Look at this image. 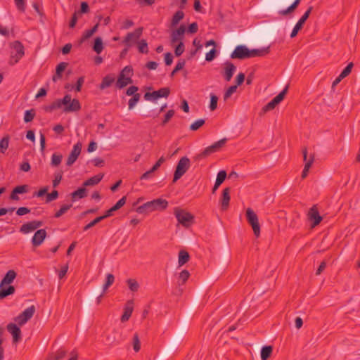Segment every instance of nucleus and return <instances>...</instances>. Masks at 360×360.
<instances>
[{
    "label": "nucleus",
    "instance_id": "obj_37",
    "mask_svg": "<svg viewBox=\"0 0 360 360\" xmlns=\"http://www.w3.org/2000/svg\"><path fill=\"white\" fill-rule=\"evenodd\" d=\"M300 1H301V0H295L294 2L289 7H288L285 10H283V11H280V13L281 15H286L292 13L297 8Z\"/></svg>",
    "mask_w": 360,
    "mask_h": 360
},
{
    "label": "nucleus",
    "instance_id": "obj_30",
    "mask_svg": "<svg viewBox=\"0 0 360 360\" xmlns=\"http://www.w3.org/2000/svg\"><path fill=\"white\" fill-rule=\"evenodd\" d=\"M250 58L264 56L269 53V46L259 49L250 50Z\"/></svg>",
    "mask_w": 360,
    "mask_h": 360
},
{
    "label": "nucleus",
    "instance_id": "obj_49",
    "mask_svg": "<svg viewBox=\"0 0 360 360\" xmlns=\"http://www.w3.org/2000/svg\"><path fill=\"white\" fill-rule=\"evenodd\" d=\"M185 64H186L185 60H184V59L179 60V62L177 63V64L176 65L174 69L171 72L170 77H173L174 76V75L176 74V72H177L178 71H179L184 68V67L185 66Z\"/></svg>",
    "mask_w": 360,
    "mask_h": 360
},
{
    "label": "nucleus",
    "instance_id": "obj_22",
    "mask_svg": "<svg viewBox=\"0 0 360 360\" xmlns=\"http://www.w3.org/2000/svg\"><path fill=\"white\" fill-rule=\"evenodd\" d=\"M134 309V302L132 300H129L126 303L124 308V313L121 316V321L122 322H126L127 321L129 318L131 317L132 312Z\"/></svg>",
    "mask_w": 360,
    "mask_h": 360
},
{
    "label": "nucleus",
    "instance_id": "obj_1",
    "mask_svg": "<svg viewBox=\"0 0 360 360\" xmlns=\"http://www.w3.org/2000/svg\"><path fill=\"white\" fill-rule=\"evenodd\" d=\"M64 105V112H77L81 109V104L78 99L74 98L70 94H66L62 99H57L51 103L49 105L45 106L46 112H52L56 109L60 108Z\"/></svg>",
    "mask_w": 360,
    "mask_h": 360
},
{
    "label": "nucleus",
    "instance_id": "obj_11",
    "mask_svg": "<svg viewBox=\"0 0 360 360\" xmlns=\"http://www.w3.org/2000/svg\"><path fill=\"white\" fill-rule=\"evenodd\" d=\"M313 9L312 6H309L308 9L305 11L304 15L301 17V18L298 20V22L295 25L291 34L290 37L293 38L297 36L298 32L302 30L304 24L305 23L306 20L309 17V15Z\"/></svg>",
    "mask_w": 360,
    "mask_h": 360
},
{
    "label": "nucleus",
    "instance_id": "obj_39",
    "mask_svg": "<svg viewBox=\"0 0 360 360\" xmlns=\"http://www.w3.org/2000/svg\"><path fill=\"white\" fill-rule=\"evenodd\" d=\"M132 346L135 352H139L141 349V341L138 333H134L132 338Z\"/></svg>",
    "mask_w": 360,
    "mask_h": 360
},
{
    "label": "nucleus",
    "instance_id": "obj_52",
    "mask_svg": "<svg viewBox=\"0 0 360 360\" xmlns=\"http://www.w3.org/2000/svg\"><path fill=\"white\" fill-rule=\"evenodd\" d=\"M353 66V63H349L340 74V77L344 79L345 77H347L351 73Z\"/></svg>",
    "mask_w": 360,
    "mask_h": 360
},
{
    "label": "nucleus",
    "instance_id": "obj_60",
    "mask_svg": "<svg viewBox=\"0 0 360 360\" xmlns=\"http://www.w3.org/2000/svg\"><path fill=\"white\" fill-rule=\"evenodd\" d=\"M14 189L18 194L27 193L29 191V186L27 184L18 186Z\"/></svg>",
    "mask_w": 360,
    "mask_h": 360
},
{
    "label": "nucleus",
    "instance_id": "obj_43",
    "mask_svg": "<svg viewBox=\"0 0 360 360\" xmlns=\"http://www.w3.org/2000/svg\"><path fill=\"white\" fill-rule=\"evenodd\" d=\"M35 115H36V112H35L34 109L26 110L25 112V115H24L25 122L27 123V122H32L33 120L34 117H35Z\"/></svg>",
    "mask_w": 360,
    "mask_h": 360
},
{
    "label": "nucleus",
    "instance_id": "obj_50",
    "mask_svg": "<svg viewBox=\"0 0 360 360\" xmlns=\"http://www.w3.org/2000/svg\"><path fill=\"white\" fill-rule=\"evenodd\" d=\"M288 90V85H287L274 98L276 102L279 104L285 98Z\"/></svg>",
    "mask_w": 360,
    "mask_h": 360
},
{
    "label": "nucleus",
    "instance_id": "obj_42",
    "mask_svg": "<svg viewBox=\"0 0 360 360\" xmlns=\"http://www.w3.org/2000/svg\"><path fill=\"white\" fill-rule=\"evenodd\" d=\"M62 159H63V155L61 154H59V153H53L51 156V165L53 167H57L58 166L61 161H62Z\"/></svg>",
    "mask_w": 360,
    "mask_h": 360
},
{
    "label": "nucleus",
    "instance_id": "obj_28",
    "mask_svg": "<svg viewBox=\"0 0 360 360\" xmlns=\"http://www.w3.org/2000/svg\"><path fill=\"white\" fill-rule=\"evenodd\" d=\"M226 172L225 170H221L219 172L217 176L215 184L212 188V193H214L220 185L224 181L226 178Z\"/></svg>",
    "mask_w": 360,
    "mask_h": 360
},
{
    "label": "nucleus",
    "instance_id": "obj_48",
    "mask_svg": "<svg viewBox=\"0 0 360 360\" xmlns=\"http://www.w3.org/2000/svg\"><path fill=\"white\" fill-rule=\"evenodd\" d=\"M205 123V120L204 119H199L195 121L193 124L190 125V130L191 131H197Z\"/></svg>",
    "mask_w": 360,
    "mask_h": 360
},
{
    "label": "nucleus",
    "instance_id": "obj_20",
    "mask_svg": "<svg viewBox=\"0 0 360 360\" xmlns=\"http://www.w3.org/2000/svg\"><path fill=\"white\" fill-rule=\"evenodd\" d=\"M127 201V197L123 196L121 199H120L115 205H114L111 208L105 211V214L103 215L105 219L111 217L113 214V212L120 209L124 205Z\"/></svg>",
    "mask_w": 360,
    "mask_h": 360
},
{
    "label": "nucleus",
    "instance_id": "obj_54",
    "mask_svg": "<svg viewBox=\"0 0 360 360\" xmlns=\"http://www.w3.org/2000/svg\"><path fill=\"white\" fill-rule=\"evenodd\" d=\"M9 138L8 136L4 137L0 141V151L4 153V151L8 148Z\"/></svg>",
    "mask_w": 360,
    "mask_h": 360
},
{
    "label": "nucleus",
    "instance_id": "obj_34",
    "mask_svg": "<svg viewBox=\"0 0 360 360\" xmlns=\"http://www.w3.org/2000/svg\"><path fill=\"white\" fill-rule=\"evenodd\" d=\"M190 255L186 250H180L179 252L178 263L179 266H183L189 261Z\"/></svg>",
    "mask_w": 360,
    "mask_h": 360
},
{
    "label": "nucleus",
    "instance_id": "obj_63",
    "mask_svg": "<svg viewBox=\"0 0 360 360\" xmlns=\"http://www.w3.org/2000/svg\"><path fill=\"white\" fill-rule=\"evenodd\" d=\"M217 56V50L213 48L206 53L205 60L208 62L212 61Z\"/></svg>",
    "mask_w": 360,
    "mask_h": 360
},
{
    "label": "nucleus",
    "instance_id": "obj_17",
    "mask_svg": "<svg viewBox=\"0 0 360 360\" xmlns=\"http://www.w3.org/2000/svg\"><path fill=\"white\" fill-rule=\"evenodd\" d=\"M186 31V27L184 25H180V27L176 29V30H174L171 34V43L172 44L178 42V41H182V39L184 38V34Z\"/></svg>",
    "mask_w": 360,
    "mask_h": 360
},
{
    "label": "nucleus",
    "instance_id": "obj_14",
    "mask_svg": "<svg viewBox=\"0 0 360 360\" xmlns=\"http://www.w3.org/2000/svg\"><path fill=\"white\" fill-rule=\"evenodd\" d=\"M82 147V145L80 142H77L76 144L74 145L73 148L71 153H70L66 162V165L68 166H71L77 160V159L81 153Z\"/></svg>",
    "mask_w": 360,
    "mask_h": 360
},
{
    "label": "nucleus",
    "instance_id": "obj_44",
    "mask_svg": "<svg viewBox=\"0 0 360 360\" xmlns=\"http://www.w3.org/2000/svg\"><path fill=\"white\" fill-rule=\"evenodd\" d=\"M115 276L112 274H108L106 276L105 283L103 285V291H106V290L114 283Z\"/></svg>",
    "mask_w": 360,
    "mask_h": 360
},
{
    "label": "nucleus",
    "instance_id": "obj_5",
    "mask_svg": "<svg viewBox=\"0 0 360 360\" xmlns=\"http://www.w3.org/2000/svg\"><path fill=\"white\" fill-rule=\"evenodd\" d=\"M246 219L248 223L252 227L255 236L257 238L260 235V224L257 214L251 209L246 210Z\"/></svg>",
    "mask_w": 360,
    "mask_h": 360
},
{
    "label": "nucleus",
    "instance_id": "obj_62",
    "mask_svg": "<svg viewBox=\"0 0 360 360\" xmlns=\"http://www.w3.org/2000/svg\"><path fill=\"white\" fill-rule=\"evenodd\" d=\"M185 50L184 44L182 41H180L179 44L175 47L174 53L176 56H180Z\"/></svg>",
    "mask_w": 360,
    "mask_h": 360
},
{
    "label": "nucleus",
    "instance_id": "obj_3",
    "mask_svg": "<svg viewBox=\"0 0 360 360\" xmlns=\"http://www.w3.org/2000/svg\"><path fill=\"white\" fill-rule=\"evenodd\" d=\"M11 47L15 51L11 52L9 64L13 65L17 63L25 55V48L20 41H15L11 44Z\"/></svg>",
    "mask_w": 360,
    "mask_h": 360
},
{
    "label": "nucleus",
    "instance_id": "obj_53",
    "mask_svg": "<svg viewBox=\"0 0 360 360\" xmlns=\"http://www.w3.org/2000/svg\"><path fill=\"white\" fill-rule=\"evenodd\" d=\"M63 178V172L59 171L58 172H56L54 174V179L53 180V187L56 188L58 186V184L60 183Z\"/></svg>",
    "mask_w": 360,
    "mask_h": 360
},
{
    "label": "nucleus",
    "instance_id": "obj_2",
    "mask_svg": "<svg viewBox=\"0 0 360 360\" xmlns=\"http://www.w3.org/2000/svg\"><path fill=\"white\" fill-rule=\"evenodd\" d=\"M167 206L168 202L166 200L157 198L139 206L136 211L139 214L148 213L155 210H164Z\"/></svg>",
    "mask_w": 360,
    "mask_h": 360
},
{
    "label": "nucleus",
    "instance_id": "obj_55",
    "mask_svg": "<svg viewBox=\"0 0 360 360\" xmlns=\"http://www.w3.org/2000/svg\"><path fill=\"white\" fill-rule=\"evenodd\" d=\"M93 34H94V33L90 30H85L83 32L82 36L81 37L80 39L79 40V45H81L82 44H83L86 39L90 38Z\"/></svg>",
    "mask_w": 360,
    "mask_h": 360
},
{
    "label": "nucleus",
    "instance_id": "obj_24",
    "mask_svg": "<svg viewBox=\"0 0 360 360\" xmlns=\"http://www.w3.org/2000/svg\"><path fill=\"white\" fill-rule=\"evenodd\" d=\"M224 68V79L229 82L233 77L234 72L236 70V67L230 61H226Z\"/></svg>",
    "mask_w": 360,
    "mask_h": 360
},
{
    "label": "nucleus",
    "instance_id": "obj_26",
    "mask_svg": "<svg viewBox=\"0 0 360 360\" xmlns=\"http://www.w3.org/2000/svg\"><path fill=\"white\" fill-rule=\"evenodd\" d=\"M15 291V287L11 285H3L0 284V299L3 300L6 297L14 294Z\"/></svg>",
    "mask_w": 360,
    "mask_h": 360
},
{
    "label": "nucleus",
    "instance_id": "obj_29",
    "mask_svg": "<svg viewBox=\"0 0 360 360\" xmlns=\"http://www.w3.org/2000/svg\"><path fill=\"white\" fill-rule=\"evenodd\" d=\"M103 176V174H98L88 179L83 183V186H91L98 184L102 180Z\"/></svg>",
    "mask_w": 360,
    "mask_h": 360
},
{
    "label": "nucleus",
    "instance_id": "obj_4",
    "mask_svg": "<svg viewBox=\"0 0 360 360\" xmlns=\"http://www.w3.org/2000/svg\"><path fill=\"white\" fill-rule=\"evenodd\" d=\"M174 214L178 222L184 227L188 228L193 223V215L184 210L175 208Z\"/></svg>",
    "mask_w": 360,
    "mask_h": 360
},
{
    "label": "nucleus",
    "instance_id": "obj_58",
    "mask_svg": "<svg viewBox=\"0 0 360 360\" xmlns=\"http://www.w3.org/2000/svg\"><path fill=\"white\" fill-rule=\"evenodd\" d=\"M58 197V192L56 190H53L51 193H47L46 202H50L56 200Z\"/></svg>",
    "mask_w": 360,
    "mask_h": 360
},
{
    "label": "nucleus",
    "instance_id": "obj_12",
    "mask_svg": "<svg viewBox=\"0 0 360 360\" xmlns=\"http://www.w3.org/2000/svg\"><path fill=\"white\" fill-rule=\"evenodd\" d=\"M308 219L311 221V227L314 228L319 225L322 221L323 218L320 215L316 205H313L307 213Z\"/></svg>",
    "mask_w": 360,
    "mask_h": 360
},
{
    "label": "nucleus",
    "instance_id": "obj_59",
    "mask_svg": "<svg viewBox=\"0 0 360 360\" xmlns=\"http://www.w3.org/2000/svg\"><path fill=\"white\" fill-rule=\"evenodd\" d=\"M105 291L102 290L100 292V289L98 288H96L93 292L94 296H97L96 297V304L98 305L101 302V298L104 295Z\"/></svg>",
    "mask_w": 360,
    "mask_h": 360
},
{
    "label": "nucleus",
    "instance_id": "obj_46",
    "mask_svg": "<svg viewBox=\"0 0 360 360\" xmlns=\"http://www.w3.org/2000/svg\"><path fill=\"white\" fill-rule=\"evenodd\" d=\"M138 49L140 53H148V43L146 40L141 39L138 43Z\"/></svg>",
    "mask_w": 360,
    "mask_h": 360
},
{
    "label": "nucleus",
    "instance_id": "obj_33",
    "mask_svg": "<svg viewBox=\"0 0 360 360\" xmlns=\"http://www.w3.org/2000/svg\"><path fill=\"white\" fill-rule=\"evenodd\" d=\"M103 43L101 37H97L94 39V44L92 46L93 50L98 54L101 53L103 50Z\"/></svg>",
    "mask_w": 360,
    "mask_h": 360
},
{
    "label": "nucleus",
    "instance_id": "obj_15",
    "mask_svg": "<svg viewBox=\"0 0 360 360\" xmlns=\"http://www.w3.org/2000/svg\"><path fill=\"white\" fill-rule=\"evenodd\" d=\"M8 331L13 336V343H17L21 340V330L16 324L10 323L7 325Z\"/></svg>",
    "mask_w": 360,
    "mask_h": 360
},
{
    "label": "nucleus",
    "instance_id": "obj_25",
    "mask_svg": "<svg viewBox=\"0 0 360 360\" xmlns=\"http://www.w3.org/2000/svg\"><path fill=\"white\" fill-rule=\"evenodd\" d=\"M131 76H125L123 75H119L118 79L116 82V87L121 89L125 87L129 84H131L133 80L131 78Z\"/></svg>",
    "mask_w": 360,
    "mask_h": 360
},
{
    "label": "nucleus",
    "instance_id": "obj_40",
    "mask_svg": "<svg viewBox=\"0 0 360 360\" xmlns=\"http://www.w3.org/2000/svg\"><path fill=\"white\" fill-rule=\"evenodd\" d=\"M141 98V94L139 93H136V95L132 96V97L129 100L128 102V108L129 110H132L134 106L139 101Z\"/></svg>",
    "mask_w": 360,
    "mask_h": 360
},
{
    "label": "nucleus",
    "instance_id": "obj_9",
    "mask_svg": "<svg viewBox=\"0 0 360 360\" xmlns=\"http://www.w3.org/2000/svg\"><path fill=\"white\" fill-rule=\"evenodd\" d=\"M35 312V307L34 305L25 309L21 314H20L15 319V321L20 326L24 325L28 320H30Z\"/></svg>",
    "mask_w": 360,
    "mask_h": 360
},
{
    "label": "nucleus",
    "instance_id": "obj_21",
    "mask_svg": "<svg viewBox=\"0 0 360 360\" xmlns=\"http://www.w3.org/2000/svg\"><path fill=\"white\" fill-rule=\"evenodd\" d=\"M302 153H303L304 161H305V165H304V167L303 171L302 172V178L304 179V178L307 177V176L308 174L309 169L311 167V165L313 164V162H314V155H311L310 157L309 160H307V149L306 148L302 150Z\"/></svg>",
    "mask_w": 360,
    "mask_h": 360
},
{
    "label": "nucleus",
    "instance_id": "obj_16",
    "mask_svg": "<svg viewBox=\"0 0 360 360\" xmlns=\"http://www.w3.org/2000/svg\"><path fill=\"white\" fill-rule=\"evenodd\" d=\"M143 32V27H138L134 32H129L124 39V44L129 46L131 41H136L140 38Z\"/></svg>",
    "mask_w": 360,
    "mask_h": 360
},
{
    "label": "nucleus",
    "instance_id": "obj_8",
    "mask_svg": "<svg viewBox=\"0 0 360 360\" xmlns=\"http://www.w3.org/2000/svg\"><path fill=\"white\" fill-rule=\"evenodd\" d=\"M169 94L170 89L169 87H163L160 88L158 91L146 92L143 97L146 101H155L160 98H167Z\"/></svg>",
    "mask_w": 360,
    "mask_h": 360
},
{
    "label": "nucleus",
    "instance_id": "obj_57",
    "mask_svg": "<svg viewBox=\"0 0 360 360\" xmlns=\"http://www.w3.org/2000/svg\"><path fill=\"white\" fill-rule=\"evenodd\" d=\"M89 11V7L86 1H82L80 5L79 11H75L78 15H82L83 13H87Z\"/></svg>",
    "mask_w": 360,
    "mask_h": 360
},
{
    "label": "nucleus",
    "instance_id": "obj_38",
    "mask_svg": "<svg viewBox=\"0 0 360 360\" xmlns=\"http://www.w3.org/2000/svg\"><path fill=\"white\" fill-rule=\"evenodd\" d=\"M72 204L63 205L54 214L55 218H60L62 215L65 214L71 207Z\"/></svg>",
    "mask_w": 360,
    "mask_h": 360
},
{
    "label": "nucleus",
    "instance_id": "obj_45",
    "mask_svg": "<svg viewBox=\"0 0 360 360\" xmlns=\"http://www.w3.org/2000/svg\"><path fill=\"white\" fill-rule=\"evenodd\" d=\"M127 283L129 288L130 289L131 291H132V292L138 291V290L139 288V284L136 280L132 279V278H129V279H127Z\"/></svg>",
    "mask_w": 360,
    "mask_h": 360
},
{
    "label": "nucleus",
    "instance_id": "obj_6",
    "mask_svg": "<svg viewBox=\"0 0 360 360\" xmlns=\"http://www.w3.org/2000/svg\"><path fill=\"white\" fill-rule=\"evenodd\" d=\"M190 167V160L187 157H183L181 158L176 167L174 174V178H173V183L176 182L177 180H179L189 169Z\"/></svg>",
    "mask_w": 360,
    "mask_h": 360
},
{
    "label": "nucleus",
    "instance_id": "obj_13",
    "mask_svg": "<svg viewBox=\"0 0 360 360\" xmlns=\"http://www.w3.org/2000/svg\"><path fill=\"white\" fill-rule=\"evenodd\" d=\"M41 221L33 220L23 224L20 228V232L24 234L29 233L42 226Z\"/></svg>",
    "mask_w": 360,
    "mask_h": 360
},
{
    "label": "nucleus",
    "instance_id": "obj_36",
    "mask_svg": "<svg viewBox=\"0 0 360 360\" xmlns=\"http://www.w3.org/2000/svg\"><path fill=\"white\" fill-rule=\"evenodd\" d=\"M184 18V13L182 11H176L172 18V21H171V25L172 27H174L176 26L180 20H181L183 18Z\"/></svg>",
    "mask_w": 360,
    "mask_h": 360
},
{
    "label": "nucleus",
    "instance_id": "obj_27",
    "mask_svg": "<svg viewBox=\"0 0 360 360\" xmlns=\"http://www.w3.org/2000/svg\"><path fill=\"white\" fill-rule=\"evenodd\" d=\"M17 274L14 270H9L7 271L3 279L1 280L0 284L1 286L11 285L14 279L16 278Z\"/></svg>",
    "mask_w": 360,
    "mask_h": 360
},
{
    "label": "nucleus",
    "instance_id": "obj_10",
    "mask_svg": "<svg viewBox=\"0 0 360 360\" xmlns=\"http://www.w3.org/2000/svg\"><path fill=\"white\" fill-rule=\"evenodd\" d=\"M233 59H245L250 58L249 49L245 45L237 46L231 54Z\"/></svg>",
    "mask_w": 360,
    "mask_h": 360
},
{
    "label": "nucleus",
    "instance_id": "obj_47",
    "mask_svg": "<svg viewBox=\"0 0 360 360\" xmlns=\"http://www.w3.org/2000/svg\"><path fill=\"white\" fill-rule=\"evenodd\" d=\"M277 105L278 104L273 98L270 102H269L262 108V111L263 113H266V112L274 110Z\"/></svg>",
    "mask_w": 360,
    "mask_h": 360
},
{
    "label": "nucleus",
    "instance_id": "obj_19",
    "mask_svg": "<svg viewBox=\"0 0 360 360\" xmlns=\"http://www.w3.org/2000/svg\"><path fill=\"white\" fill-rule=\"evenodd\" d=\"M46 234L47 233H46V231L45 229L37 230L34 233V234L32 238V243L33 246H34V247L39 246L43 243L44 239L46 238Z\"/></svg>",
    "mask_w": 360,
    "mask_h": 360
},
{
    "label": "nucleus",
    "instance_id": "obj_41",
    "mask_svg": "<svg viewBox=\"0 0 360 360\" xmlns=\"http://www.w3.org/2000/svg\"><path fill=\"white\" fill-rule=\"evenodd\" d=\"M103 219H105V218L103 217V215L96 217L94 220H92L91 222H89L88 224H86L85 226H84L83 231H86L89 230V229L92 228L93 226H94L95 225H96L98 223L101 222Z\"/></svg>",
    "mask_w": 360,
    "mask_h": 360
},
{
    "label": "nucleus",
    "instance_id": "obj_64",
    "mask_svg": "<svg viewBox=\"0 0 360 360\" xmlns=\"http://www.w3.org/2000/svg\"><path fill=\"white\" fill-rule=\"evenodd\" d=\"M67 354V351L64 349H59L55 354V359L56 360H61L65 358V356Z\"/></svg>",
    "mask_w": 360,
    "mask_h": 360
},
{
    "label": "nucleus",
    "instance_id": "obj_56",
    "mask_svg": "<svg viewBox=\"0 0 360 360\" xmlns=\"http://www.w3.org/2000/svg\"><path fill=\"white\" fill-rule=\"evenodd\" d=\"M237 86H231L228 88V89L226 91V92L224 94V100L226 101L228 100L231 96L236 91Z\"/></svg>",
    "mask_w": 360,
    "mask_h": 360
},
{
    "label": "nucleus",
    "instance_id": "obj_32",
    "mask_svg": "<svg viewBox=\"0 0 360 360\" xmlns=\"http://www.w3.org/2000/svg\"><path fill=\"white\" fill-rule=\"evenodd\" d=\"M115 82V77L110 75H108L104 77L102 79L101 83L100 84L99 88L101 89H104L110 86Z\"/></svg>",
    "mask_w": 360,
    "mask_h": 360
},
{
    "label": "nucleus",
    "instance_id": "obj_18",
    "mask_svg": "<svg viewBox=\"0 0 360 360\" xmlns=\"http://www.w3.org/2000/svg\"><path fill=\"white\" fill-rule=\"evenodd\" d=\"M181 333H179L174 337L171 343L163 351L162 356H167L176 349V346L181 338Z\"/></svg>",
    "mask_w": 360,
    "mask_h": 360
},
{
    "label": "nucleus",
    "instance_id": "obj_23",
    "mask_svg": "<svg viewBox=\"0 0 360 360\" xmlns=\"http://www.w3.org/2000/svg\"><path fill=\"white\" fill-rule=\"evenodd\" d=\"M230 188L227 187L222 191L221 198L220 200L222 210H226L229 206L230 197Z\"/></svg>",
    "mask_w": 360,
    "mask_h": 360
},
{
    "label": "nucleus",
    "instance_id": "obj_7",
    "mask_svg": "<svg viewBox=\"0 0 360 360\" xmlns=\"http://www.w3.org/2000/svg\"><path fill=\"white\" fill-rule=\"evenodd\" d=\"M226 139H222L212 145L205 148L202 152L195 156L196 160H200L202 158H205L211 154L216 153L219 150V149L224 146L226 142Z\"/></svg>",
    "mask_w": 360,
    "mask_h": 360
},
{
    "label": "nucleus",
    "instance_id": "obj_51",
    "mask_svg": "<svg viewBox=\"0 0 360 360\" xmlns=\"http://www.w3.org/2000/svg\"><path fill=\"white\" fill-rule=\"evenodd\" d=\"M217 102H218V97L214 94H210V109L211 111H214L217 108Z\"/></svg>",
    "mask_w": 360,
    "mask_h": 360
},
{
    "label": "nucleus",
    "instance_id": "obj_61",
    "mask_svg": "<svg viewBox=\"0 0 360 360\" xmlns=\"http://www.w3.org/2000/svg\"><path fill=\"white\" fill-rule=\"evenodd\" d=\"M174 110H168L165 115V117L161 123V125L165 126L170 120V119L174 116Z\"/></svg>",
    "mask_w": 360,
    "mask_h": 360
},
{
    "label": "nucleus",
    "instance_id": "obj_31",
    "mask_svg": "<svg viewBox=\"0 0 360 360\" xmlns=\"http://www.w3.org/2000/svg\"><path fill=\"white\" fill-rule=\"evenodd\" d=\"M86 196V189L84 187L79 188L71 193L72 200L75 201L77 199L84 198Z\"/></svg>",
    "mask_w": 360,
    "mask_h": 360
},
{
    "label": "nucleus",
    "instance_id": "obj_35",
    "mask_svg": "<svg viewBox=\"0 0 360 360\" xmlns=\"http://www.w3.org/2000/svg\"><path fill=\"white\" fill-rule=\"evenodd\" d=\"M273 347L271 345L264 346L261 349L262 360H267L271 355Z\"/></svg>",
    "mask_w": 360,
    "mask_h": 360
}]
</instances>
